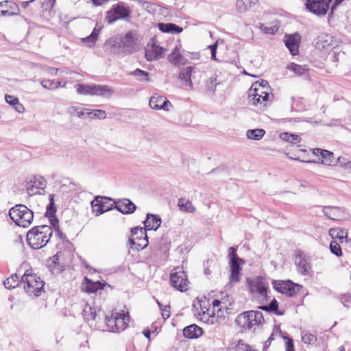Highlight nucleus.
<instances>
[{
    "instance_id": "412c9836",
    "label": "nucleus",
    "mask_w": 351,
    "mask_h": 351,
    "mask_svg": "<svg viewBox=\"0 0 351 351\" xmlns=\"http://www.w3.org/2000/svg\"><path fill=\"white\" fill-rule=\"evenodd\" d=\"M114 208L124 215L133 213L136 209V205L129 199H122L118 201H113Z\"/></svg>"
},
{
    "instance_id": "ddd939ff",
    "label": "nucleus",
    "mask_w": 351,
    "mask_h": 351,
    "mask_svg": "<svg viewBox=\"0 0 351 351\" xmlns=\"http://www.w3.org/2000/svg\"><path fill=\"white\" fill-rule=\"evenodd\" d=\"M295 265L299 274L306 276L311 270L309 258L302 252L298 251L294 258Z\"/></svg>"
},
{
    "instance_id": "603ef678",
    "label": "nucleus",
    "mask_w": 351,
    "mask_h": 351,
    "mask_svg": "<svg viewBox=\"0 0 351 351\" xmlns=\"http://www.w3.org/2000/svg\"><path fill=\"white\" fill-rule=\"evenodd\" d=\"M139 3L141 4V7L147 10L149 13L154 14L155 12H156L157 10V5L155 3H152L148 1H139Z\"/></svg>"
},
{
    "instance_id": "c03bdc74",
    "label": "nucleus",
    "mask_w": 351,
    "mask_h": 351,
    "mask_svg": "<svg viewBox=\"0 0 351 351\" xmlns=\"http://www.w3.org/2000/svg\"><path fill=\"white\" fill-rule=\"evenodd\" d=\"M99 34V30L95 27L93 29L91 34L88 36L82 38V41L84 43H87L89 47H91L95 44V41L97 40Z\"/></svg>"
},
{
    "instance_id": "338daca9",
    "label": "nucleus",
    "mask_w": 351,
    "mask_h": 351,
    "mask_svg": "<svg viewBox=\"0 0 351 351\" xmlns=\"http://www.w3.org/2000/svg\"><path fill=\"white\" fill-rule=\"evenodd\" d=\"M91 1L95 5L99 6V5H102L105 3L108 2L109 0H91Z\"/></svg>"
},
{
    "instance_id": "49530a36",
    "label": "nucleus",
    "mask_w": 351,
    "mask_h": 351,
    "mask_svg": "<svg viewBox=\"0 0 351 351\" xmlns=\"http://www.w3.org/2000/svg\"><path fill=\"white\" fill-rule=\"evenodd\" d=\"M106 324L108 331L112 332H117V328H116V320L114 312L112 313L110 317H106Z\"/></svg>"
},
{
    "instance_id": "5fc2aeb1",
    "label": "nucleus",
    "mask_w": 351,
    "mask_h": 351,
    "mask_svg": "<svg viewBox=\"0 0 351 351\" xmlns=\"http://www.w3.org/2000/svg\"><path fill=\"white\" fill-rule=\"evenodd\" d=\"M339 300L345 307L350 308L351 306V295H341Z\"/></svg>"
},
{
    "instance_id": "cd10ccee",
    "label": "nucleus",
    "mask_w": 351,
    "mask_h": 351,
    "mask_svg": "<svg viewBox=\"0 0 351 351\" xmlns=\"http://www.w3.org/2000/svg\"><path fill=\"white\" fill-rule=\"evenodd\" d=\"M114 317L116 320V328H117V332L123 330L128 326V321L129 320L128 313L127 315L123 313L114 312Z\"/></svg>"
},
{
    "instance_id": "72a5a7b5",
    "label": "nucleus",
    "mask_w": 351,
    "mask_h": 351,
    "mask_svg": "<svg viewBox=\"0 0 351 351\" xmlns=\"http://www.w3.org/2000/svg\"><path fill=\"white\" fill-rule=\"evenodd\" d=\"M258 308L267 312L273 313L276 315H284V311L278 310V302L275 298H274L268 305L260 306Z\"/></svg>"
},
{
    "instance_id": "c756f323",
    "label": "nucleus",
    "mask_w": 351,
    "mask_h": 351,
    "mask_svg": "<svg viewBox=\"0 0 351 351\" xmlns=\"http://www.w3.org/2000/svg\"><path fill=\"white\" fill-rule=\"evenodd\" d=\"M328 233L332 239H337L341 243H343V240L348 241V231L344 228H333L330 229Z\"/></svg>"
},
{
    "instance_id": "c9c22d12",
    "label": "nucleus",
    "mask_w": 351,
    "mask_h": 351,
    "mask_svg": "<svg viewBox=\"0 0 351 351\" xmlns=\"http://www.w3.org/2000/svg\"><path fill=\"white\" fill-rule=\"evenodd\" d=\"M29 182L36 187V189L44 190L47 186L45 178L40 175L32 176L29 180Z\"/></svg>"
},
{
    "instance_id": "2eb2a0df",
    "label": "nucleus",
    "mask_w": 351,
    "mask_h": 351,
    "mask_svg": "<svg viewBox=\"0 0 351 351\" xmlns=\"http://www.w3.org/2000/svg\"><path fill=\"white\" fill-rule=\"evenodd\" d=\"M249 289L251 293H258L264 299L267 300L268 286L265 280L257 276L249 282Z\"/></svg>"
},
{
    "instance_id": "09e8293b",
    "label": "nucleus",
    "mask_w": 351,
    "mask_h": 351,
    "mask_svg": "<svg viewBox=\"0 0 351 351\" xmlns=\"http://www.w3.org/2000/svg\"><path fill=\"white\" fill-rule=\"evenodd\" d=\"M287 69L292 71L298 75H304L306 71V68L302 65L297 64L295 63H291L288 64Z\"/></svg>"
},
{
    "instance_id": "052dcab7",
    "label": "nucleus",
    "mask_w": 351,
    "mask_h": 351,
    "mask_svg": "<svg viewBox=\"0 0 351 351\" xmlns=\"http://www.w3.org/2000/svg\"><path fill=\"white\" fill-rule=\"evenodd\" d=\"M107 117V114L105 110H94V117L99 119H105Z\"/></svg>"
},
{
    "instance_id": "423d86ee",
    "label": "nucleus",
    "mask_w": 351,
    "mask_h": 351,
    "mask_svg": "<svg viewBox=\"0 0 351 351\" xmlns=\"http://www.w3.org/2000/svg\"><path fill=\"white\" fill-rule=\"evenodd\" d=\"M77 93L81 95H96L103 97H109L114 90L106 85L100 84H77Z\"/></svg>"
},
{
    "instance_id": "f257e3e1",
    "label": "nucleus",
    "mask_w": 351,
    "mask_h": 351,
    "mask_svg": "<svg viewBox=\"0 0 351 351\" xmlns=\"http://www.w3.org/2000/svg\"><path fill=\"white\" fill-rule=\"evenodd\" d=\"M52 234L53 230L50 226H34L27 234V242L32 248L38 250L49 243Z\"/></svg>"
},
{
    "instance_id": "6e6d98bb",
    "label": "nucleus",
    "mask_w": 351,
    "mask_h": 351,
    "mask_svg": "<svg viewBox=\"0 0 351 351\" xmlns=\"http://www.w3.org/2000/svg\"><path fill=\"white\" fill-rule=\"evenodd\" d=\"M145 56L148 61L157 60V56L154 54L152 47L150 48L145 49Z\"/></svg>"
},
{
    "instance_id": "a878e982",
    "label": "nucleus",
    "mask_w": 351,
    "mask_h": 351,
    "mask_svg": "<svg viewBox=\"0 0 351 351\" xmlns=\"http://www.w3.org/2000/svg\"><path fill=\"white\" fill-rule=\"evenodd\" d=\"M193 69V66H186L180 72V74L178 75V78L184 83L186 86L189 87L191 89H192L193 87L191 81V77Z\"/></svg>"
},
{
    "instance_id": "1a4fd4ad",
    "label": "nucleus",
    "mask_w": 351,
    "mask_h": 351,
    "mask_svg": "<svg viewBox=\"0 0 351 351\" xmlns=\"http://www.w3.org/2000/svg\"><path fill=\"white\" fill-rule=\"evenodd\" d=\"M132 238L129 239L130 247L139 251L148 245V237L143 228H134L132 230Z\"/></svg>"
},
{
    "instance_id": "e433bc0d",
    "label": "nucleus",
    "mask_w": 351,
    "mask_h": 351,
    "mask_svg": "<svg viewBox=\"0 0 351 351\" xmlns=\"http://www.w3.org/2000/svg\"><path fill=\"white\" fill-rule=\"evenodd\" d=\"M86 108L80 106H71L66 109V112L71 116H76L80 119H86L85 111Z\"/></svg>"
},
{
    "instance_id": "7c9ffc66",
    "label": "nucleus",
    "mask_w": 351,
    "mask_h": 351,
    "mask_svg": "<svg viewBox=\"0 0 351 351\" xmlns=\"http://www.w3.org/2000/svg\"><path fill=\"white\" fill-rule=\"evenodd\" d=\"M23 281H22V276H19L17 274H12L10 277L7 278L3 285L6 289H14L19 287L20 285L23 284Z\"/></svg>"
},
{
    "instance_id": "37998d69",
    "label": "nucleus",
    "mask_w": 351,
    "mask_h": 351,
    "mask_svg": "<svg viewBox=\"0 0 351 351\" xmlns=\"http://www.w3.org/2000/svg\"><path fill=\"white\" fill-rule=\"evenodd\" d=\"M42 86L47 90H53L62 86L60 81H55L54 80H43L40 81Z\"/></svg>"
},
{
    "instance_id": "bf43d9fd",
    "label": "nucleus",
    "mask_w": 351,
    "mask_h": 351,
    "mask_svg": "<svg viewBox=\"0 0 351 351\" xmlns=\"http://www.w3.org/2000/svg\"><path fill=\"white\" fill-rule=\"evenodd\" d=\"M283 338L287 340L285 346H286V351H295L293 341L292 338L284 336Z\"/></svg>"
},
{
    "instance_id": "ea45409f",
    "label": "nucleus",
    "mask_w": 351,
    "mask_h": 351,
    "mask_svg": "<svg viewBox=\"0 0 351 351\" xmlns=\"http://www.w3.org/2000/svg\"><path fill=\"white\" fill-rule=\"evenodd\" d=\"M220 83L217 82V75H214L206 81L205 87L208 92L214 93L215 92L216 87Z\"/></svg>"
},
{
    "instance_id": "a211bd4d",
    "label": "nucleus",
    "mask_w": 351,
    "mask_h": 351,
    "mask_svg": "<svg viewBox=\"0 0 351 351\" xmlns=\"http://www.w3.org/2000/svg\"><path fill=\"white\" fill-rule=\"evenodd\" d=\"M269 95L265 90H263L259 88H253L249 90L250 101L254 106L262 104L268 101Z\"/></svg>"
},
{
    "instance_id": "f704fd0d",
    "label": "nucleus",
    "mask_w": 351,
    "mask_h": 351,
    "mask_svg": "<svg viewBox=\"0 0 351 351\" xmlns=\"http://www.w3.org/2000/svg\"><path fill=\"white\" fill-rule=\"evenodd\" d=\"M258 0H237V8L241 12H245L250 8L256 4Z\"/></svg>"
},
{
    "instance_id": "aec40b11",
    "label": "nucleus",
    "mask_w": 351,
    "mask_h": 351,
    "mask_svg": "<svg viewBox=\"0 0 351 351\" xmlns=\"http://www.w3.org/2000/svg\"><path fill=\"white\" fill-rule=\"evenodd\" d=\"M20 9L16 3L12 1L0 2V16H12L19 14Z\"/></svg>"
},
{
    "instance_id": "864d4df0",
    "label": "nucleus",
    "mask_w": 351,
    "mask_h": 351,
    "mask_svg": "<svg viewBox=\"0 0 351 351\" xmlns=\"http://www.w3.org/2000/svg\"><path fill=\"white\" fill-rule=\"evenodd\" d=\"M330 250L332 254L338 257L342 255V251L340 245L336 241H332L330 242Z\"/></svg>"
},
{
    "instance_id": "393cba45",
    "label": "nucleus",
    "mask_w": 351,
    "mask_h": 351,
    "mask_svg": "<svg viewBox=\"0 0 351 351\" xmlns=\"http://www.w3.org/2000/svg\"><path fill=\"white\" fill-rule=\"evenodd\" d=\"M203 334V329L196 324H191L183 329V335L188 339H197Z\"/></svg>"
},
{
    "instance_id": "a19ab883",
    "label": "nucleus",
    "mask_w": 351,
    "mask_h": 351,
    "mask_svg": "<svg viewBox=\"0 0 351 351\" xmlns=\"http://www.w3.org/2000/svg\"><path fill=\"white\" fill-rule=\"evenodd\" d=\"M280 137L282 140L289 142L292 144H297L302 140L301 137L298 134L283 132L280 134Z\"/></svg>"
},
{
    "instance_id": "3c124183",
    "label": "nucleus",
    "mask_w": 351,
    "mask_h": 351,
    "mask_svg": "<svg viewBox=\"0 0 351 351\" xmlns=\"http://www.w3.org/2000/svg\"><path fill=\"white\" fill-rule=\"evenodd\" d=\"M302 341L306 344L313 345L317 342V337L311 333L302 332Z\"/></svg>"
},
{
    "instance_id": "4468645a",
    "label": "nucleus",
    "mask_w": 351,
    "mask_h": 351,
    "mask_svg": "<svg viewBox=\"0 0 351 351\" xmlns=\"http://www.w3.org/2000/svg\"><path fill=\"white\" fill-rule=\"evenodd\" d=\"M170 282L172 287L181 292L187 290L189 280L186 273L182 270L171 273Z\"/></svg>"
},
{
    "instance_id": "bb28decb",
    "label": "nucleus",
    "mask_w": 351,
    "mask_h": 351,
    "mask_svg": "<svg viewBox=\"0 0 351 351\" xmlns=\"http://www.w3.org/2000/svg\"><path fill=\"white\" fill-rule=\"evenodd\" d=\"M169 61L175 66L185 64L186 60L180 53V48L176 47L168 56Z\"/></svg>"
},
{
    "instance_id": "0e129e2a",
    "label": "nucleus",
    "mask_w": 351,
    "mask_h": 351,
    "mask_svg": "<svg viewBox=\"0 0 351 351\" xmlns=\"http://www.w3.org/2000/svg\"><path fill=\"white\" fill-rule=\"evenodd\" d=\"M36 187L32 184L27 187V192L29 195H34L36 194H41L39 191H35Z\"/></svg>"
},
{
    "instance_id": "f03ea898",
    "label": "nucleus",
    "mask_w": 351,
    "mask_h": 351,
    "mask_svg": "<svg viewBox=\"0 0 351 351\" xmlns=\"http://www.w3.org/2000/svg\"><path fill=\"white\" fill-rule=\"evenodd\" d=\"M264 322L263 315L258 311H247L239 314L235 323L242 332L252 329L255 326H259Z\"/></svg>"
},
{
    "instance_id": "7ed1b4c3",
    "label": "nucleus",
    "mask_w": 351,
    "mask_h": 351,
    "mask_svg": "<svg viewBox=\"0 0 351 351\" xmlns=\"http://www.w3.org/2000/svg\"><path fill=\"white\" fill-rule=\"evenodd\" d=\"M9 215L16 225L23 228L28 227L34 219L33 211L23 204L12 207L9 211Z\"/></svg>"
},
{
    "instance_id": "9b49d317",
    "label": "nucleus",
    "mask_w": 351,
    "mask_h": 351,
    "mask_svg": "<svg viewBox=\"0 0 351 351\" xmlns=\"http://www.w3.org/2000/svg\"><path fill=\"white\" fill-rule=\"evenodd\" d=\"M323 213L328 219L333 221H343L349 217V213L344 207L326 206Z\"/></svg>"
},
{
    "instance_id": "680f3d73",
    "label": "nucleus",
    "mask_w": 351,
    "mask_h": 351,
    "mask_svg": "<svg viewBox=\"0 0 351 351\" xmlns=\"http://www.w3.org/2000/svg\"><path fill=\"white\" fill-rule=\"evenodd\" d=\"M335 162H337L340 167L351 169V161L346 162L344 158L339 157Z\"/></svg>"
},
{
    "instance_id": "f3484780",
    "label": "nucleus",
    "mask_w": 351,
    "mask_h": 351,
    "mask_svg": "<svg viewBox=\"0 0 351 351\" xmlns=\"http://www.w3.org/2000/svg\"><path fill=\"white\" fill-rule=\"evenodd\" d=\"M149 106L154 110L169 111L173 107L172 104L164 96L154 95L151 97Z\"/></svg>"
},
{
    "instance_id": "e2e57ef3",
    "label": "nucleus",
    "mask_w": 351,
    "mask_h": 351,
    "mask_svg": "<svg viewBox=\"0 0 351 351\" xmlns=\"http://www.w3.org/2000/svg\"><path fill=\"white\" fill-rule=\"evenodd\" d=\"M169 308L170 306L169 305H165L162 308L160 309L162 312V316L165 319L169 318L170 316Z\"/></svg>"
},
{
    "instance_id": "4be33fe9",
    "label": "nucleus",
    "mask_w": 351,
    "mask_h": 351,
    "mask_svg": "<svg viewBox=\"0 0 351 351\" xmlns=\"http://www.w3.org/2000/svg\"><path fill=\"white\" fill-rule=\"evenodd\" d=\"M56 208L54 203V195L50 194L49 203L47 206L45 217H47L49 219L51 226L52 227H56L59 223L58 218L56 217Z\"/></svg>"
},
{
    "instance_id": "2f4dec72",
    "label": "nucleus",
    "mask_w": 351,
    "mask_h": 351,
    "mask_svg": "<svg viewBox=\"0 0 351 351\" xmlns=\"http://www.w3.org/2000/svg\"><path fill=\"white\" fill-rule=\"evenodd\" d=\"M105 45L107 47H110L112 53L124 56L120 40L110 38L106 41Z\"/></svg>"
},
{
    "instance_id": "de8ad7c7",
    "label": "nucleus",
    "mask_w": 351,
    "mask_h": 351,
    "mask_svg": "<svg viewBox=\"0 0 351 351\" xmlns=\"http://www.w3.org/2000/svg\"><path fill=\"white\" fill-rule=\"evenodd\" d=\"M85 280L87 281L86 291L88 293H95L98 289H103L101 282H93L91 280H88L86 277H85Z\"/></svg>"
},
{
    "instance_id": "58836bf2",
    "label": "nucleus",
    "mask_w": 351,
    "mask_h": 351,
    "mask_svg": "<svg viewBox=\"0 0 351 351\" xmlns=\"http://www.w3.org/2000/svg\"><path fill=\"white\" fill-rule=\"evenodd\" d=\"M227 351H255L252 347L245 344L243 341L239 340L237 343L232 345Z\"/></svg>"
},
{
    "instance_id": "6ab92c4d",
    "label": "nucleus",
    "mask_w": 351,
    "mask_h": 351,
    "mask_svg": "<svg viewBox=\"0 0 351 351\" xmlns=\"http://www.w3.org/2000/svg\"><path fill=\"white\" fill-rule=\"evenodd\" d=\"M300 39L301 36L298 33L293 34H286L285 45L291 55L295 56L298 53Z\"/></svg>"
},
{
    "instance_id": "473e14b6",
    "label": "nucleus",
    "mask_w": 351,
    "mask_h": 351,
    "mask_svg": "<svg viewBox=\"0 0 351 351\" xmlns=\"http://www.w3.org/2000/svg\"><path fill=\"white\" fill-rule=\"evenodd\" d=\"M5 101L12 106L16 112L19 113H23L25 110V108L23 105L19 102V99L13 95H5Z\"/></svg>"
},
{
    "instance_id": "5701e85b",
    "label": "nucleus",
    "mask_w": 351,
    "mask_h": 351,
    "mask_svg": "<svg viewBox=\"0 0 351 351\" xmlns=\"http://www.w3.org/2000/svg\"><path fill=\"white\" fill-rule=\"evenodd\" d=\"M161 222L160 216L147 213L146 219L143 222L145 225L143 230H156L160 226Z\"/></svg>"
},
{
    "instance_id": "69168bd1",
    "label": "nucleus",
    "mask_w": 351,
    "mask_h": 351,
    "mask_svg": "<svg viewBox=\"0 0 351 351\" xmlns=\"http://www.w3.org/2000/svg\"><path fill=\"white\" fill-rule=\"evenodd\" d=\"M263 31L267 34H274L277 31V28L276 27H265Z\"/></svg>"
},
{
    "instance_id": "20e7f679",
    "label": "nucleus",
    "mask_w": 351,
    "mask_h": 351,
    "mask_svg": "<svg viewBox=\"0 0 351 351\" xmlns=\"http://www.w3.org/2000/svg\"><path fill=\"white\" fill-rule=\"evenodd\" d=\"M24 289L29 296H39L43 291L45 282L40 277L32 274L31 270H27L22 276Z\"/></svg>"
},
{
    "instance_id": "6e6552de",
    "label": "nucleus",
    "mask_w": 351,
    "mask_h": 351,
    "mask_svg": "<svg viewBox=\"0 0 351 351\" xmlns=\"http://www.w3.org/2000/svg\"><path fill=\"white\" fill-rule=\"evenodd\" d=\"M274 289L282 294H285L289 297H293L297 295L302 289V286L294 283L290 280H276L272 281Z\"/></svg>"
},
{
    "instance_id": "b1692460",
    "label": "nucleus",
    "mask_w": 351,
    "mask_h": 351,
    "mask_svg": "<svg viewBox=\"0 0 351 351\" xmlns=\"http://www.w3.org/2000/svg\"><path fill=\"white\" fill-rule=\"evenodd\" d=\"M313 154L316 156H320L322 158V162L326 165H334L336 160L334 154L332 152L316 148L313 150Z\"/></svg>"
},
{
    "instance_id": "f8f14e48",
    "label": "nucleus",
    "mask_w": 351,
    "mask_h": 351,
    "mask_svg": "<svg viewBox=\"0 0 351 351\" xmlns=\"http://www.w3.org/2000/svg\"><path fill=\"white\" fill-rule=\"evenodd\" d=\"M331 0H306V7L318 16L325 15L329 9Z\"/></svg>"
},
{
    "instance_id": "9d476101",
    "label": "nucleus",
    "mask_w": 351,
    "mask_h": 351,
    "mask_svg": "<svg viewBox=\"0 0 351 351\" xmlns=\"http://www.w3.org/2000/svg\"><path fill=\"white\" fill-rule=\"evenodd\" d=\"M113 201L114 200L110 197L97 196L91 202L93 212L98 216L112 210L114 204L110 203V202Z\"/></svg>"
},
{
    "instance_id": "774afa93",
    "label": "nucleus",
    "mask_w": 351,
    "mask_h": 351,
    "mask_svg": "<svg viewBox=\"0 0 351 351\" xmlns=\"http://www.w3.org/2000/svg\"><path fill=\"white\" fill-rule=\"evenodd\" d=\"M58 71H59L58 69H55L53 67L48 68V73L51 75H57Z\"/></svg>"
},
{
    "instance_id": "dca6fc26",
    "label": "nucleus",
    "mask_w": 351,
    "mask_h": 351,
    "mask_svg": "<svg viewBox=\"0 0 351 351\" xmlns=\"http://www.w3.org/2000/svg\"><path fill=\"white\" fill-rule=\"evenodd\" d=\"M119 40L124 55L134 52L137 39L132 31L128 32L123 36L121 37Z\"/></svg>"
},
{
    "instance_id": "c85d7f7f",
    "label": "nucleus",
    "mask_w": 351,
    "mask_h": 351,
    "mask_svg": "<svg viewBox=\"0 0 351 351\" xmlns=\"http://www.w3.org/2000/svg\"><path fill=\"white\" fill-rule=\"evenodd\" d=\"M158 29L165 33H172V34H179L182 32V27L171 23H160L158 24Z\"/></svg>"
},
{
    "instance_id": "0eeeda50",
    "label": "nucleus",
    "mask_w": 351,
    "mask_h": 351,
    "mask_svg": "<svg viewBox=\"0 0 351 351\" xmlns=\"http://www.w3.org/2000/svg\"><path fill=\"white\" fill-rule=\"evenodd\" d=\"M237 247H230L228 249L229 265L230 267V283H237L240 281L241 265L245 263L243 259L237 254Z\"/></svg>"
},
{
    "instance_id": "4d7b16f0",
    "label": "nucleus",
    "mask_w": 351,
    "mask_h": 351,
    "mask_svg": "<svg viewBox=\"0 0 351 351\" xmlns=\"http://www.w3.org/2000/svg\"><path fill=\"white\" fill-rule=\"evenodd\" d=\"M252 87L259 88L264 90V89L267 88L269 87V84L267 80H261V82H256L253 83Z\"/></svg>"
},
{
    "instance_id": "13d9d810",
    "label": "nucleus",
    "mask_w": 351,
    "mask_h": 351,
    "mask_svg": "<svg viewBox=\"0 0 351 351\" xmlns=\"http://www.w3.org/2000/svg\"><path fill=\"white\" fill-rule=\"evenodd\" d=\"M154 54L157 56V59L162 57L164 53H165V49L163 47H161L160 46H158L156 45H153L152 46Z\"/></svg>"
},
{
    "instance_id": "4c0bfd02",
    "label": "nucleus",
    "mask_w": 351,
    "mask_h": 351,
    "mask_svg": "<svg viewBox=\"0 0 351 351\" xmlns=\"http://www.w3.org/2000/svg\"><path fill=\"white\" fill-rule=\"evenodd\" d=\"M265 134V130L261 128L248 130L246 132V136L250 140L259 141Z\"/></svg>"
},
{
    "instance_id": "39448f33",
    "label": "nucleus",
    "mask_w": 351,
    "mask_h": 351,
    "mask_svg": "<svg viewBox=\"0 0 351 351\" xmlns=\"http://www.w3.org/2000/svg\"><path fill=\"white\" fill-rule=\"evenodd\" d=\"M131 10L123 2H119L112 5L106 13L105 21L108 24H112L118 20L128 21L131 16Z\"/></svg>"
},
{
    "instance_id": "a18cd8bd",
    "label": "nucleus",
    "mask_w": 351,
    "mask_h": 351,
    "mask_svg": "<svg viewBox=\"0 0 351 351\" xmlns=\"http://www.w3.org/2000/svg\"><path fill=\"white\" fill-rule=\"evenodd\" d=\"M130 74L134 75L136 80L141 82H148L149 80L148 77L149 73L140 69H136Z\"/></svg>"
},
{
    "instance_id": "79ce46f5",
    "label": "nucleus",
    "mask_w": 351,
    "mask_h": 351,
    "mask_svg": "<svg viewBox=\"0 0 351 351\" xmlns=\"http://www.w3.org/2000/svg\"><path fill=\"white\" fill-rule=\"evenodd\" d=\"M178 206L182 211L188 213H193L195 210V208L189 200H185L183 198H180L178 200Z\"/></svg>"
},
{
    "instance_id": "8fccbe9b",
    "label": "nucleus",
    "mask_w": 351,
    "mask_h": 351,
    "mask_svg": "<svg viewBox=\"0 0 351 351\" xmlns=\"http://www.w3.org/2000/svg\"><path fill=\"white\" fill-rule=\"evenodd\" d=\"M97 316L96 310L90 306H86L84 309V317L86 320H94Z\"/></svg>"
}]
</instances>
